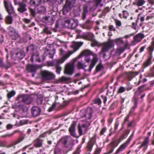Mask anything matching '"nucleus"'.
I'll list each match as a JSON object with an SVG mask.
<instances>
[{"mask_svg":"<svg viewBox=\"0 0 154 154\" xmlns=\"http://www.w3.org/2000/svg\"><path fill=\"white\" fill-rule=\"evenodd\" d=\"M4 3L5 8L8 13L9 14H13L14 11L11 3L9 1L4 0Z\"/></svg>","mask_w":154,"mask_h":154,"instance_id":"9","label":"nucleus"},{"mask_svg":"<svg viewBox=\"0 0 154 154\" xmlns=\"http://www.w3.org/2000/svg\"><path fill=\"white\" fill-rule=\"evenodd\" d=\"M43 140L39 138H38L35 140L34 142V145L37 148L40 147L42 146Z\"/></svg>","mask_w":154,"mask_h":154,"instance_id":"26","label":"nucleus"},{"mask_svg":"<svg viewBox=\"0 0 154 154\" xmlns=\"http://www.w3.org/2000/svg\"><path fill=\"white\" fill-rule=\"evenodd\" d=\"M32 100L30 96L26 94H21L18 95L17 98L16 103L17 106L22 107L23 105L20 104V102H22L28 105L31 103Z\"/></svg>","mask_w":154,"mask_h":154,"instance_id":"3","label":"nucleus"},{"mask_svg":"<svg viewBox=\"0 0 154 154\" xmlns=\"http://www.w3.org/2000/svg\"><path fill=\"white\" fill-rule=\"evenodd\" d=\"M95 4V6L96 7H97L99 5H100V7L103 6V4H101L102 0H94Z\"/></svg>","mask_w":154,"mask_h":154,"instance_id":"39","label":"nucleus"},{"mask_svg":"<svg viewBox=\"0 0 154 154\" xmlns=\"http://www.w3.org/2000/svg\"><path fill=\"white\" fill-rule=\"evenodd\" d=\"M101 52H106L108 51L112 47V44L109 42H106L102 43L101 44Z\"/></svg>","mask_w":154,"mask_h":154,"instance_id":"10","label":"nucleus"},{"mask_svg":"<svg viewBox=\"0 0 154 154\" xmlns=\"http://www.w3.org/2000/svg\"><path fill=\"white\" fill-rule=\"evenodd\" d=\"M74 71V65L68 63L66 66L64 73L69 75L72 74Z\"/></svg>","mask_w":154,"mask_h":154,"instance_id":"12","label":"nucleus"},{"mask_svg":"<svg viewBox=\"0 0 154 154\" xmlns=\"http://www.w3.org/2000/svg\"><path fill=\"white\" fill-rule=\"evenodd\" d=\"M41 74L42 79L45 80H52L55 77V75L53 73L46 70L42 71Z\"/></svg>","mask_w":154,"mask_h":154,"instance_id":"8","label":"nucleus"},{"mask_svg":"<svg viewBox=\"0 0 154 154\" xmlns=\"http://www.w3.org/2000/svg\"><path fill=\"white\" fill-rule=\"evenodd\" d=\"M116 42L118 45H120L123 43V41L121 38L116 39Z\"/></svg>","mask_w":154,"mask_h":154,"instance_id":"42","label":"nucleus"},{"mask_svg":"<svg viewBox=\"0 0 154 154\" xmlns=\"http://www.w3.org/2000/svg\"><path fill=\"white\" fill-rule=\"evenodd\" d=\"M16 57L17 59L21 60L25 56V53L23 51H21L16 54Z\"/></svg>","mask_w":154,"mask_h":154,"instance_id":"29","label":"nucleus"},{"mask_svg":"<svg viewBox=\"0 0 154 154\" xmlns=\"http://www.w3.org/2000/svg\"><path fill=\"white\" fill-rule=\"evenodd\" d=\"M75 0H66L63 8L64 13H67L71 10L75 3Z\"/></svg>","mask_w":154,"mask_h":154,"instance_id":"7","label":"nucleus"},{"mask_svg":"<svg viewBox=\"0 0 154 154\" xmlns=\"http://www.w3.org/2000/svg\"><path fill=\"white\" fill-rule=\"evenodd\" d=\"M29 10L31 15L32 16L35 17V12L34 10L31 8H29Z\"/></svg>","mask_w":154,"mask_h":154,"instance_id":"52","label":"nucleus"},{"mask_svg":"<svg viewBox=\"0 0 154 154\" xmlns=\"http://www.w3.org/2000/svg\"><path fill=\"white\" fill-rule=\"evenodd\" d=\"M84 60L87 63H89L90 61V56H85Z\"/></svg>","mask_w":154,"mask_h":154,"instance_id":"51","label":"nucleus"},{"mask_svg":"<svg viewBox=\"0 0 154 154\" xmlns=\"http://www.w3.org/2000/svg\"><path fill=\"white\" fill-rule=\"evenodd\" d=\"M109 11V8L108 7H106L103 10L102 13V15L103 16H104Z\"/></svg>","mask_w":154,"mask_h":154,"instance_id":"49","label":"nucleus"},{"mask_svg":"<svg viewBox=\"0 0 154 154\" xmlns=\"http://www.w3.org/2000/svg\"><path fill=\"white\" fill-rule=\"evenodd\" d=\"M144 37V34L139 33L134 37V42L136 43L140 42Z\"/></svg>","mask_w":154,"mask_h":154,"instance_id":"20","label":"nucleus"},{"mask_svg":"<svg viewBox=\"0 0 154 154\" xmlns=\"http://www.w3.org/2000/svg\"><path fill=\"white\" fill-rule=\"evenodd\" d=\"M75 123L73 122L69 127V131L71 136L75 138H78V137L75 132Z\"/></svg>","mask_w":154,"mask_h":154,"instance_id":"16","label":"nucleus"},{"mask_svg":"<svg viewBox=\"0 0 154 154\" xmlns=\"http://www.w3.org/2000/svg\"><path fill=\"white\" fill-rule=\"evenodd\" d=\"M137 100L136 99H135V100L134 101V106L133 107L131 110L130 112V114H131L132 112H133L135 109L137 107Z\"/></svg>","mask_w":154,"mask_h":154,"instance_id":"41","label":"nucleus"},{"mask_svg":"<svg viewBox=\"0 0 154 154\" xmlns=\"http://www.w3.org/2000/svg\"><path fill=\"white\" fill-rule=\"evenodd\" d=\"M77 67L79 69H83L87 67V66L86 65L85 63H83L82 60L79 61L78 62L77 64Z\"/></svg>","mask_w":154,"mask_h":154,"instance_id":"30","label":"nucleus"},{"mask_svg":"<svg viewBox=\"0 0 154 154\" xmlns=\"http://www.w3.org/2000/svg\"><path fill=\"white\" fill-rule=\"evenodd\" d=\"M44 32L48 34H50L51 33V31L49 30L48 27H45V28H44Z\"/></svg>","mask_w":154,"mask_h":154,"instance_id":"57","label":"nucleus"},{"mask_svg":"<svg viewBox=\"0 0 154 154\" xmlns=\"http://www.w3.org/2000/svg\"><path fill=\"white\" fill-rule=\"evenodd\" d=\"M146 3L144 0H137L136 2V5L138 6H141L144 5Z\"/></svg>","mask_w":154,"mask_h":154,"instance_id":"33","label":"nucleus"},{"mask_svg":"<svg viewBox=\"0 0 154 154\" xmlns=\"http://www.w3.org/2000/svg\"><path fill=\"white\" fill-rule=\"evenodd\" d=\"M116 24L117 26H120L121 25V23L120 21L119 20H116Z\"/></svg>","mask_w":154,"mask_h":154,"instance_id":"64","label":"nucleus"},{"mask_svg":"<svg viewBox=\"0 0 154 154\" xmlns=\"http://www.w3.org/2000/svg\"><path fill=\"white\" fill-rule=\"evenodd\" d=\"M149 136H148L145 137L144 140V141L143 142V143L141 145L138 147L139 149H140L141 148L143 147H146V148H144L143 150L145 151L147 147L148 144H149Z\"/></svg>","mask_w":154,"mask_h":154,"instance_id":"18","label":"nucleus"},{"mask_svg":"<svg viewBox=\"0 0 154 154\" xmlns=\"http://www.w3.org/2000/svg\"><path fill=\"white\" fill-rule=\"evenodd\" d=\"M109 30L110 31H112L113 30V31H116V29L115 28H114V26L112 25H110L109 27Z\"/></svg>","mask_w":154,"mask_h":154,"instance_id":"63","label":"nucleus"},{"mask_svg":"<svg viewBox=\"0 0 154 154\" xmlns=\"http://www.w3.org/2000/svg\"><path fill=\"white\" fill-rule=\"evenodd\" d=\"M71 78L69 77H66L62 76L60 79V80L62 82H66L70 80Z\"/></svg>","mask_w":154,"mask_h":154,"instance_id":"44","label":"nucleus"},{"mask_svg":"<svg viewBox=\"0 0 154 154\" xmlns=\"http://www.w3.org/2000/svg\"><path fill=\"white\" fill-rule=\"evenodd\" d=\"M27 10V5L25 2L23 1L21 2L17 8V11L20 14H23Z\"/></svg>","mask_w":154,"mask_h":154,"instance_id":"11","label":"nucleus"},{"mask_svg":"<svg viewBox=\"0 0 154 154\" xmlns=\"http://www.w3.org/2000/svg\"><path fill=\"white\" fill-rule=\"evenodd\" d=\"M138 74V73L136 72H130L128 74V79L129 80H131Z\"/></svg>","mask_w":154,"mask_h":154,"instance_id":"32","label":"nucleus"},{"mask_svg":"<svg viewBox=\"0 0 154 154\" xmlns=\"http://www.w3.org/2000/svg\"><path fill=\"white\" fill-rule=\"evenodd\" d=\"M96 143V136L95 135L90 140L88 145V150L91 151L94 144Z\"/></svg>","mask_w":154,"mask_h":154,"instance_id":"19","label":"nucleus"},{"mask_svg":"<svg viewBox=\"0 0 154 154\" xmlns=\"http://www.w3.org/2000/svg\"><path fill=\"white\" fill-rule=\"evenodd\" d=\"M45 2V0H30V3L31 5L38 6Z\"/></svg>","mask_w":154,"mask_h":154,"instance_id":"23","label":"nucleus"},{"mask_svg":"<svg viewBox=\"0 0 154 154\" xmlns=\"http://www.w3.org/2000/svg\"><path fill=\"white\" fill-rule=\"evenodd\" d=\"M93 102L94 103L97 104L99 105L101 103V100L99 98L95 99L94 100Z\"/></svg>","mask_w":154,"mask_h":154,"instance_id":"47","label":"nucleus"},{"mask_svg":"<svg viewBox=\"0 0 154 154\" xmlns=\"http://www.w3.org/2000/svg\"><path fill=\"white\" fill-rule=\"evenodd\" d=\"M103 67L102 65L101 64H98L96 67V71L98 72L100 71Z\"/></svg>","mask_w":154,"mask_h":154,"instance_id":"48","label":"nucleus"},{"mask_svg":"<svg viewBox=\"0 0 154 154\" xmlns=\"http://www.w3.org/2000/svg\"><path fill=\"white\" fill-rule=\"evenodd\" d=\"M61 63H57V65H56V72L58 74H60L62 68L59 65Z\"/></svg>","mask_w":154,"mask_h":154,"instance_id":"40","label":"nucleus"},{"mask_svg":"<svg viewBox=\"0 0 154 154\" xmlns=\"http://www.w3.org/2000/svg\"><path fill=\"white\" fill-rule=\"evenodd\" d=\"M123 52V51L120 49H117L116 51V53L117 54L119 55H120L121 54H122Z\"/></svg>","mask_w":154,"mask_h":154,"instance_id":"58","label":"nucleus"},{"mask_svg":"<svg viewBox=\"0 0 154 154\" xmlns=\"http://www.w3.org/2000/svg\"><path fill=\"white\" fill-rule=\"evenodd\" d=\"M37 69L36 66L33 65H29L27 67V70L30 72H35Z\"/></svg>","mask_w":154,"mask_h":154,"instance_id":"27","label":"nucleus"},{"mask_svg":"<svg viewBox=\"0 0 154 154\" xmlns=\"http://www.w3.org/2000/svg\"><path fill=\"white\" fill-rule=\"evenodd\" d=\"M103 58L106 60H107L109 59V56L107 57V56L106 55V54L105 53H104L103 55Z\"/></svg>","mask_w":154,"mask_h":154,"instance_id":"62","label":"nucleus"},{"mask_svg":"<svg viewBox=\"0 0 154 154\" xmlns=\"http://www.w3.org/2000/svg\"><path fill=\"white\" fill-rule=\"evenodd\" d=\"M128 146V144L127 142L121 145L119 148L117 149L115 154H118L121 152L122 151Z\"/></svg>","mask_w":154,"mask_h":154,"instance_id":"25","label":"nucleus"},{"mask_svg":"<svg viewBox=\"0 0 154 154\" xmlns=\"http://www.w3.org/2000/svg\"><path fill=\"white\" fill-rule=\"evenodd\" d=\"M89 5H85L83 6V11L82 13V19L84 20L85 19L86 15L88 12V8L89 7Z\"/></svg>","mask_w":154,"mask_h":154,"instance_id":"24","label":"nucleus"},{"mask_svg":"<svg viewBox=\"0 0 154 154\" xmlns=\"http://www.w3.org/2000/svg\"><path fill=\"white\" fill-rule=\"evenodd\" d=\"M65 23L66 24H68V26H70L71 23L72 22H71V20L68 19H67L65 20Z\"/></svg>","mask_w":154,"mask_h":154,"instance_id":"59","label":"nucleus"},{"mask_svg":"<svg viewBox=\"0 0 154 154\" xmlns=\"http://www.w3.org/2000/svg\"><path fill=\"white\" fill-rule=\"evenodd\" d=\"M34 50V45H30L27 47V52L29 50L33 51Z\"/></svg>","mask_w":154,"mask_h":154,"instance_id":"43","label":"nucleus"},{"mask_svg":"<svg viewBox=\"0 0 154 154\" xmlns=\"http://www.w3.org/2000/svg\"><path fill=\"white\" fill-rule=\"evenodd\" d=\"M91 55L93 57L92 59L91 64L89 66V69L87 70L89 72H91L92 68L95 66L98 60L97 55L92 51H91L88 49H85L83 51L79 56L76 58L77 59L80 58L82 56H90Z\"/></svg>","mask_w":154,"mask_h":154,"instance_id":"1","label":"nucleus"},{"mask_svg":"<svg viewBox=\"0 0 154 154\" xmlns=\"http://www.w3.org/2000/svg\"><path fill=\"white\" fill-rule=\"evenodd\" d=\"M24 138V136L19 137L17 140L14 142V145H16L20 143L23 140Z\"/></svg>","mask_w":154,"mask_h":154,"instance_id":"37","label":"nucleus"},{"mask_svg":"<svg viewBox=\"0 0 154 154\" xmlns=\"http://www.w3.org/2000/svg\"><path fill=\"white\" fill-rule=\"evenodd\" d=\"M106 128H103L100 131V135H103V134L106 131Z\"/></svg>","mask_w":154,"mask_h":154,"instance_id":"56","label":"nucleus"},{"mask_svg":"<svg viewBox=\"0 0 154 154\" xmlns=\"http://www.w3.org/2000/svg\"><path fill=\"white\" fill-rule=\"evenodd\" d=\"M101 151V149H100L97 148L95 150L94 154H99Z\"/></svg>","mask_w":154,"mask_h":154,"instance_id":"61","label":"nucleus"},{"mask_svg":"<svg viewBox=\"0 0 154 154\" xmlns=\"http://www.w3.org/2000/svg\"><path fill=\"white\" fill-rule=\"evenodd\" d=\"M56 106V103H54L52 104V106L51 107H49V109H48V111L49 112H51L54 109L55 107Z\"/></svg>","mask_w":154,"mask_h":154,"instance_id":"46","label":"nucleus"},{"mask_svg":"<svg viewBox=\"0 0 154 154\" xmlns=\"http://www.w3.org/2000/svg\"><path fill=\"white\" fill-rule=\"evenodd\" d=\"M12 14H9L6 17L5 21L6 23L7 24H11L13 22V19L11 16Z\"/></svg>","mask_w":154,"mask_h":154,"instance_id":"31","label":"nucleus"},{"mask_svg":"<svg viewBox=\"0 0 154 154\" xmlns=\"http://www.w3.org/2000/svg\"><path fill=\"white\" fill-rule=\"evenodd\" d=\"M45 54L48 57L52 59L54 54L55 52L53 50H47L45 51Z\"/></svg>","mask_w":154,"mask_h":154,"instance_id":"28","label":"nucleus"},{"mask_svg":"<svg viewBox=\"0 0 154 154\" xmlns=\"http://www.w3.org/2000/svg\"><path fill=\"white\" fill-rule=\"evenodd\" d=\"M93 36L92 33L90 32L84 33L80 36L81 38L87 40H90Z\"/></svg>","mask_w":154,"mask_h":154,"instance_id":"22","label":"nucleus"},{"mask_svg":"<svg viewBox=\"0 0 154 154\" xmlns=\"http://www.w3.org/2000/svg\"><path fill=\"white\" fill-rule=\"evenodd\" d=\"M20 125L27 124L28 121L26 120H22L20 122Z\"/></svg>","mask_w":154,"mask_h":154,"instance_id":"53","label":"nucleus"},{"mask_svg":"<svg viewBox=\"0 0 154 154\" xmlns=\"http://www.w3.org/2000/svg\"><path fill=\"white\" fill-rule=\"evenodd\" d=\"M14 135V133H11L10 134H6L5 135H4L3 136H2V137H11L12 136H13Z\"/></svg>","mask_w":154,"mask_h":154,"instance_id":"60","label":"nucleus"},{"mask_svg":"<svg viewBox=\"0 0 154 154\" xmlns=\"http://www.w3.org/2000/svg\"><path fill=\"white\" fill-rule=\"evenodd\" d=\"M90 22L89 20H88L85 23V24L84 25L83 28L84 29H90L91 28V26L90 25L88 24Z\"/></svg>","mask_w":154,"mask_h":154,"instance_id":"35","label":"nucleus"},{"mask_svg":"<svg viewBox=\"0 0 154 154\" xmlns=\"http://www.w3.org/2000/svg\"><path fill=\"white\" fill-rule=\"evenodd\" d=\"M125 88L123 87H120L118 91V92L119 93H122L125 91Z\"/></svg>","mask_w":154,"mask_h":154,"instance_id":"45","label":"nucleus"},{"mask_svg":"<svg viewBox=\"0 0 154 154\" xmlns=\"http://www.w3.org/2000/svg\"><path fill=\"white\" fill-rule=\"evenodd\" d=\"M65 52V51L62 48H60V54L62 56V57L60 59L55 60L53 62H48L47 64L48 66H53L57 65V63H63L66 59L64 56Z\"/></svg>","mask_w":154,"mask_h":154,"instance_id":"5","label":"nucleus"},{"mask_svg":"<svg viewBox=\"0 0 154 154\" xmlns=\"http://www.w3.org/2000/svg\"><path fill=\"white\" fill-rule=\"evenodd\" d=\"M9 35L13 40H16L20 38L18 32L13 26H10L7 28Z\"/></svg>","mask_w":154,"mask_h":154,"instance_id":"6","label":"nucleus"},{"mask_svg":"<svg viewBox=\"0 0 154 154\" xmlns=\"http://www.w3.org/2000/svg\"><path fill=\"white\" fill-rule=\"evenodd\" d=\"M41 112V109L38 107L33 106L32 108V113L33 117H35L39 116Z\"/></svg>","mask_w":154,"mask_h":154,"instance_id":"17","label":"nucleus"},{"mask_svg":"<svg viewBox=\"0 0 154 154\" xmlns=\"http://www.w3.org/2000/svg\"><path fill=\"white\" fill-rule=\"evenodd\" d=\"M117 146L116 145V142L115 141L112 142L108 146L107 149L108 152L104 153L103 154H110L112 152L115 148Z\"/></svg>","mask_w":154,"mask_h":154,"instance_id":"13","label":"nucleus"},{"mask_svg":"<svg viewBox=\"0 0 154 154\" xmlns=\"http://www.w3.org/2000/svg\"><path fill=\"white\" fill-rule=\"evenodd\" d=\"M152 43L151 45L148 48L149 51L152 52L154 49V37L152 38Z\"/></svg>","mask_w":154,"mask_h":154,"instance_id":"36","label":"nucleus"},{"mask_svg":"<svg viewBox=\"0 0 154 154\" xmlns=\"http://www.w3.org/2000/svg\"><path fill=\"white\" fill-rule=\"evenodd\" d=\"M76 23L74 22H72L71 23V24L69 27H71L72 28H75L76 27Z\"/></svg>","mask_w":154,"mask_h":154,"instance_id":"54","label":"nucleus"},{"mask_svg":"<svg viewBox=\"0 0 154 154\" xmlns=\"http://www.w3.org/2000/svg\"><path fill=\"white\" fill-rule=\"evenodd\" d=\"M74 140L70 136H64L60 139L59 142L63 145L67 149L68 151L72 150Z\"/></svg>","mask_w":154,"mask_h":154,"instance_id":"2","label":"nucleus"},{"mask_svg":"<svg viewBox=\"0 0 154 154\" xmlns=\"http://www.w3.org/2000/svg\"><path fill=\"white\" fill-rule=\"evenodd\" d=\"M93 112V109L91 107L88 108L85 111L82 117H85L86 119H90L92 117V114Z\"/></svg>","mask_w":154,"mask_h":154,"instance_id":"14","label":"nucleus"},{"mask_svg":"<svg viewBox=\"0 0 154 154\" xmlns=\"http://www.w3.org/2000/svg\"><path fill=\"white\" fill-rule=\"evenodd\" d=\"M152 57L150 56L144 62L142 65V69H144L152 64Z\"/></svg>","mask_w":154,"mask_h":154,"instance_id":"21","label":"nucleus"},{"mask_svg":"<svg viewBox=\"0 0 154 154\" xmlns=\"http://www.w3.org/2000/svg\"><path fill=\"white\" fill-rule=\"evenodd\" d=\"M81 147V146H79L77 148L76 150L73 153V154H79L80 152Z\"/></svg>","mask_w":154,"mask_h":154,"instance_id":"50","label":"nucleus"},{"mask_svg":"<svg viewBox=\"0 0 154 154\" xmlns=\"http://www.w3.org/2000/svg\"><path fill=\"white\" fill-rule=\"evenodd\" d=\"M15 94V92L14 91H12L8 94L7 97L8 99H10L14 96Z\"/></svg>","mask_w":154,"mask_h":154,"instance_id":"38","label":"nucleus"},{"mask_svg":"<svg viewBox=\"0 0 154 154\" xmlns=\"http://www.w3.org/2000/svg\"><path fill=\"white\" fill-rule=\"evenodd\" d=\"M129 117V114L125 119L123 123L122 124V126L127 121H128Z\"/></svg>","mask_w":154,"mask_h":154,"instance_id":"55","label":"nucleus"},{"mask_svg":"<svg viewBox=\"0 0 154 154\" xmlns=\"http://www.w3.org/2000/svg\"><path fill=\"white\" fill-rule=\"evenodd\" d=\"M83 44V42H72L70 47L73 50L72 51H68L66 54L64 53V56L65 58L67 59L71 54L77 51Z\"/></svg>","mask_w":154,"mask_h":154,"instance_id":"4","label":"nucleus"},{"mask_svg":"<svg viewBox=\"0 0 154 154\" xmlns=\"http://www.w3.org/2000/svg\"><path fill=\"white\" fill-rule=\"evenodd\" d=\"M148 76L150 77H154V65L150 69Z\"/></svg>","mask_w":154,"mask_h":154,"instance_id":"34","label":"nucleus"},{"mask_svg":"<svg viewBox=\"0 0 154 154\" xmlns=\"http://www.w3.org/2000/svg\"><path fill=\"white\" fill-rule=\"evenodd\" d=\"M78 131L80 135H82L85 134L88 130L87 126L85 124H82L78 125Z\"/></svg>","mask_w":154,"mask_h":154,"instance_id":"15","label":"nucleus"}]
</instances>
